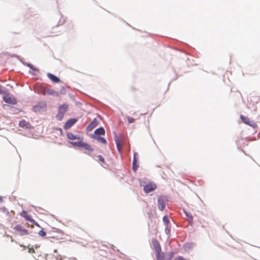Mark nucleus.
Segmentation results:
<instances>
[{"instance_id": "nucleus-1", "label": "nucleus", "mask_w": 260, "mask_h": 260, "mask_svg": "<svg viewBox=\"0 0 260 260\" xmlns=\"http://www.w3.org/2000/svg\"><path fill=\"white\" fill-rule=\"evenodd\" d=\"M68 105L64 104L58 107V112L56 117L58 120H61L63 117L64 113L67 112L68 108Z\"/></svg>"}, {"instance_id": "nucleus-2", "label": "nucleus", "mask_w": 260, "mask_h": 260, "mask_svg": "<svg viewBox=\"0 0 260 260\" xmlns=\"http://www.w3.org/2000/svg\"><path fill=\"white\" fill-rule=\"evenodd\" d=\"M13 230L15 234H18L21 236L28 235V230L24 229L21 225H17L15 226L13 228Z\"/></svg>"}, {"instance_id": "nucleus-3", "label": "nucleus", "mask_w": 260, "mask_h": 260, "mask_svg": "<svg viewBox=\"0 0 260 260\" xmlns=\"http://www.w3.org/2000/svg\"><path fill=\"white\" fill-rule=\"evenodd\" d=\"M40 93L43 95H50L54 96H58L59 93L57 91L54 90L53 89L47 88V87H42L40 91Z\"/></svg>"}, {"instance_id": "nucleus-4", "label": "nucleus", "mask_w": 260, "mask_h": 260, "mask_svg": "<svg viewBox=\"0 0 260 260\" xmlns=\"http://www.w3.org/2000/svg\"><path fill=\"white\" fill-rule=\"evenodd\" d=\"M168 202L167 198L165 196H160L158 198V208L160 211H162Z\"/></svg>"}, {"instance_id": "nucleus-5", "label": "nucleus", "mask_w": 260, "mask_h": 260, "mask_svg": "<svg viewBox=\"0 0 260 260\" xmlns=\"http://www.w3.org/2000/svg\"><path fill=\"white\" fill-rule=\"evenodd\" d=\"M241 119L245 124L249 125L253 128L257 127L256 123L253 120H251L248 117H245L243 115H241Z\"/></svg>"}, {"instance_id": "nucleus-6", "label": "nucleus", "mask_w": 260, "mask_h": 260, "mask_svg": "<svg viewBox=\"0 0 260 260\" xmlns=\"http://www.w3.org/2000/svg\"><path fill=\"white\" fill-rule=\"evenodd\" d=\"M155 256L156 258V260H170L172 259L173 257L172 253H169V256L168 257H166L165 256V253L161 252V250L160 252H156Z\"/></svg>"}, {"instance_id": "nucleus-7", "label": "nucleus", "mask_w": 260, "mask_h": 260, "mask_svg": "<svg viewBox=\"0 0 260 260\" xmlns=\"http://www.w3.org/2000/svg\"><path fill=\"white\" fill-rule=\"evenodd\" d=\"M20 215L24 218L26 220L30 221L36 225L39 226L38 223H37L34 219H33L30 215H28L26 211L23 210L20 213Z\"/></svg>"}, {"instance_id": "nucleus-8", "label": "nucleus", "mask_w": 260, "mask_h": 260, "mask_svg": "<svg viewBox=\"0 0 260 260\" xmlns=\"http://www.w3.org/2000/svg\"><path fill=\"white\" fill-rule=\"evenodd\" d=\"M156 185L154 183H149L144 186V190L146 193H149L155 190Z\"/></svg>"}, {"instance_id": "nucleus-9", "label": "nucleus", "mask_w": 260, "mask_h": 260, "mask_svg": "<svg viewBox=\"0 0 260 260\" xmlns=\"http://www.w3.org/2000/svg\"><path fill=\"white\" fill-rule=\"evenodd\" d=\"M3 100L7 103L15 105L17 103L15 98L11 97L9 95H6L3 96Z\"/></svg>"}, {"instance_id": "nucleus-10", "label": "nucleus", "mask_w": 260, "mask_h": 260, "mask_svg": "<svg viewBox=\"0 0 260 260\" xmlns=\"http://www.w3.org/2000/svg\"><path fill=\"white\" fill-rule=\"evenodd\" d=\"M152 246L156 252H160L161 250V248L159 242L156 239H153L152 241Z\"/></svg>"}, {"instance_id": "nucleus-11", "label": "nucleus", "mask_w": 260, "mask_h": 260, "mask_svg": "<svg viewBox=\"0 0 260 260\" xmlns=\"http://www.w3.org/2000/svg\"><path fill=\"white\" fill-rule=\"evenodd\" d=\"M77 120L76 119H70L68 120L65 123L64 128L66 129H69L76 122Z\"/></svg>"}, {"instance_id": "nucleus-12", "label": "nucleus", "mask_w": 260, "mask_h": 260, "mask_svg": "<svg viewBox=\"0 0 260 260\" xmlns=\"http://www.w3.org/2000/svg\"><path fill=\"white\" fill-rule=\"evenodd\" d=\"M98 123L99 122L96 119H94L87 126L86 129L88 131H91L98 124Z\"/></svg>"}, {"instance_id": "nucleus-13", "label": "nucleus", "mask_w": 260, "mask_h": 260, "mask_svg": "<svg viewBox=\"0 0 260 260\" xmlns=\"http://www.w3.org/2000/svg\"><path fill=\"white\" fill-rule=\"evenodd\" d=\"M47 76L54 83H58L60 81V79L51 73H48Z\"/></svg>"}, {"instance_id": "nucleus-14", "label": "nucleus", "mask_w": 260, "mask_h": 260, "mask_svg": "<svg viewBox=\"0 0 260 260\" xmlns=\"http://www.w3.org/2000/svg\"><path fill=\"white\" fill-rule=\"evenodd\" d=\"M81 147H83L84 149H85L86 150H88L91 152H92L93 151V149L90 145H89L87 143H84L83 142H82V145H81Z\"/></svg>"}, {"instance_id": "nucleus-15", "label": "nucleus", "mask_w": 260, "mask_h": 260, "mask_svg": "<svg viewBox=\"0 0 260 260\" xmlns=\"http://www.w3.org/2000/svg\"><path fill=\"white\" fill-rule=\"evenodd\" d=\"M105 133V131L104 128L102 127H101L98 129H96L94 131V134L97 135H103Z\"/></svg>"}, {"instance_id": "nucleus-16", "label": "nucleus", "mask_w": 260, "mask_h": 260, "mask_svg": "<svg viewBox=\"0 0 260 260\" xmlns=\"http://www.w3.org/2000/svg\"><path fill=\"white\" fill-rule=\"evenodd\" d=\"M94 138L99 142L101 143L102 144H105L107 143L106 139H104V138L101 137L100 136H96L94 137Z\"/></svg>"}, {"instance_id": "nucleus-17", "label": "nucleus", "mask_w": 260, "mask_h": 260, "mask_svg": "<svg viewBox=\"0 0 260 260\" xmlns=\"http://www.w3.org/2000/svg\"><path fill=\"white\" fill-rule=\"evenodd\" d=\"M19 125L20 127H28L29 123L23 120L19 122Z\"/></svg>"}, {"instance_id": "nucleus-18", "label": "nucleus", "mask_w": 260, "mask_h": 260, "mask_svg": "<svg viewBox=\"0 0 260 260\" xmlns=\"http://www.w3.org/2000/svg\"><path fill=\"white\" fill-rule=\"evenodd\" d=\"M185 214L186 216L188 218V221L189 224L192 225L193 224V216L189 213L185 212Z\"/></svg>"}, {"instance_id": "nucleus-19", "label": "nucleus", "mask_w": 260, "mask_h": 260, "mask_svg": "<svg viewBox=\"0 0 260 260\" xmlns=\"http://www.w3.org/2000/svg\"><path fill=\"white\" fill-rule=\"evenodd\" d=\"M138 168V166L137 165V160L135 157V154L134 155V157L133 162V169L134 171H136Z\"/></svg>"}, {"instance_id": "nucleus-20", "label": "nucleus", "mask_w": 260, "mask_h": 260, "mask_svg": "<svg viewBox=\"0 0 260 260\" xmlns=\"http://www.w3.org/2000/svg\"><path fill=\"white\" fill-rule=\"evenodd\" d=\"M67 136H68V138H69V139H70L71 140H74L77 139V137L75 136L74 135H73L72 133H68L67 135ZM78 139H80V138H78Z\"/></svg>"}, {"instance_id": "nucleus-21", "label": "nucleus", "mask_w": 260, "mask_h": 260, "mask_svg": "<svg viewBox=\"0 0 260 260\" xmlns=\"http://www.w3.org/2000/svg\"><path fill=\"white\" fill-rule=\"evenodd\" d=\"M82 142H71V144H73L74 146L79 147H81L82 145Z\"/></svg>"}, {"instance_id": "nucleus-22", "label": "nucleus", "mask_w": 260, "mask_h": 260, "mask_svg": "<svg viewBox=\"0 0 260 260\" xmlns=\"http://www.w3.org/2000/svg\"><path fill=\"white\" fill-rule=\"evenodd\" d=\"M127 119L129 123H132L135 122V119L130 116H127Z\"/></svg>"}, {"instance_id": "nucleus-23", "label": "nucleus", "mask_w": 260, "mask_h": 260, "mask_svg": "<svg viewBox=\"0 0 260 260\" xmlns=\"http://www.w3.org/2000/svg\"><path fill=\"white\" fill-rule=\"evenodd\" d=\"M115 142H116V144L117 145L118 150L120 152L121 150V146H120V144H119V140L118 139H116L115 140Z\"/></svg>"}, {"instance_id": "nucleus-24", "label": "nucleus", "mask_w": 260, "mask_h": 260, "mask_svg": "<svg viewBox=\"0 0 260 260\" xmlns=\"http://www.w3.org/2000/svg\"><path fill=\"white\" fill-rule=\"evenodd\" d=\"M39 235L40 236H42V237H44L46 236V232L43 231V230H41L39 231Z\"/></svg>"}, {"instance_id": "nucleus-25", "label": "nucleus", "mask_w": 260, "mask_h": 260, "mask_svg": "<svg viewBox=\"0 0 260 260\" xmlns=\"http://www.w3.org/2000/svg\"><path fill=\"white\" fill-rule=\"evenodd\" d=\"M98 158L101 162H102L103 164L105 163V159L102 155H99Z\"/></svg>"}, {"instance_id": "nucleus-26", "label": "nucleus", "mask_w": 260, "mask_h": 260, "mask_svg": "<svg viewBox=\"0 0 260 260\" xmlns=\"http://www.w3.org/2000/svg\"><path fill=\"white\" fill-rule=\"evenodd\" d=\"M163 221L166 224H168L169 222L168 218L167 216H164L163 217Z\"/></svg>"}, {"instance_id": "nucleus-27", "label": "nucleus", "mask_w": 260, "mask_h": 260, "mask_svg": "<svg viewBox=\"0 0 260 260\" xmlns=\"http://www.w3.org/2000/svg\"><path fill=\"white\" fill-rule=\"evenodd\" d=\"M56 260H63L62 257L61 255H58L56 257Z\"/></svg>"}, {"instance_id": "nucleus-28", "label": "nucleus", "mask_w": 260, "mask_h": 260, "mask_svg": "<svg viewBox=\"0 0 260 260\" xmlns=\"http://www.w3.org/2000/svg\"><path fill=\"white\" fill-rule=\"evenodd\" d=\"M28 252L29 253H35V250L32 248H29Z\"/></svg>"}, {"instance_id": "nucleus-29", "label": "nucleus", "mask_w": 260, "mask_h": 260, "mask_svg": "<svg viewBox=\"0 0 260 260\" xmlns=\"http://www.w3.org/2000/svg\"><path fill=\"white\" fill-rule=\"evenodd\" d=\"M252 98L254 99L256 102H257V101L259 100L258 96H252Z\"/></svg>"}, {"instance_id": "nucleus-30", "label": "nucleus", "mask_w": 260, "mask_h": 260, "mask_svg": "<svg viewBox=\"0 0 260 260\" xmlns=\"http://www.w3.org/2000/svg\"><path fill=\"white\" fill-rule=\"evenodd\" d=\"M4 93V91L2 88V86L0 85V94Z\"/></svg>"}, {"instance_id": "nucleus-31", "label": "nucleus", "mask_w": 260, "mask_h": 260, "mask_svg": "<svg viewBox=\"0 0 260 260\" xmlns=\"http://www.w3.org/2000/svg\"><path fill=\"white\" fill-rule=\"evenodd\" d=\"M3 202V199L2 197H0V203H2Z\"/></svg>"}, {"instance_id": "nucleus-32", "label": "nucleus", "mask_w": 260, "mask_h": 260, "mask_svg": "<svg viewBox=\"0 0 260 260\" xmlns=\"http://www.w3.org/2000/svg\"><path fill=\"white\" fill-rule=\"evenodd\" d=\"M54 252L57 253V249H54Z\"/></svg>"}, {"instance_id": "nucleus-33", "label": "nucleus", "mask_w": 260, "mask_h": 260, "mask_svg": "<svg viewBox=\"0 0 260 260\" xmlns=\"http://www.w3.org/2000/svg\"><path fill=\"white\" fill-rule=\"evenodd\" d=\"M29 67H30L31 68H32V65H28Z\"/></svg>"}, {"instance_id": "nucleus-34", "label": "nucleus", "mask_w": 260, "mask_h": 260, "mask_svg": "<svg viewBox=\"0 0 260 260\" xmlns=\"http://www.w3.org/2000/svg\"><path fill=\"white\" fill-rule=\"evenodd\" d=\"M11 241L13 242V239L12 238L11 239Z\"/></svg>"}]
</instances>
